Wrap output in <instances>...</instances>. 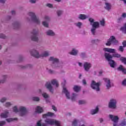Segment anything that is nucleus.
Instances as JSON below:
<instances>
[{"label":"nucleus","instance_id":"nucleus-23","mask_svg":"<svg viewBox=\"0 0 126 126\" xmlns=\"http://www.w3.org/2000/svg\"><path fill=\"white\" fill-rule=\"evenodd\" d=\"M103 51L104 52H108V53H111L112 54L116 53V49L112 48H104Z\"/></svg>","mask_w":126,"mask_h":126},{"label":"nucleus","instance_id":"nucleus-51","mask_svg":"<svg viewBox=\"0 0 126 126\" xmlns=\"http://www.w3.org/2000/svg\"><path fill=\"white\" fill-rule=\"evenodd\" d=\"M32 99L33 101H40V98L38 97H34L32 98Z\"/></svg>","mask_w":126,"mask_h":126},{"label":"nucleus","instance_id":"nucleus-53","mask_svg":"<svg viewBox=\"0 0 126 126\" xmlns=\"http://www.w3.org/2000/svg\"><path fill=\"white\" fill-rule=\"evenodd\" d=\"M100 23L101 26H105V21H104V20L100 21Z\"/></svg>","mask_w":126,"mask_h":126},{"label":"nucleus","instance_id":"nucleus-63","mask_svg":"<svg viewBox=\"0 0 126 126\" xmlns=\"http://www.w3.org/2000/svg\"><path fill=\"white\" fill-rule=\"evenodd\" d=\"M37 93H38V94H42V90L39 89L38 90H37Z\"/></svg>","mask_w":126,"mask_h":126},{"label":"nucleus","instance_id":"nucleus-7","mask_svg":"<svg viewBox=\"0 0 126 126\" xmlns=\"http://www.w3.org/2000/svg\"><path fill=\"white\" fill-rule=\"evenodd\" d=\"M45 122L46 125H48V126H53L55 125L57 126H62L61 122L54 119H47L45 120Z\"/></svg>","mask_w":126,"mask_h":126},{"label":"nucleus","instance_id":"nucleus-46","mask_svg":"<svg viewBox=\"0 0 126 126\" xmlns=\"http://www.w3.org/2000/svg\"><path fill=\"white\" fill-rule=\"evenodd\" d=\"M7 99V98H6V97H2L1 99H0V102H1V103H3L5 102Z\"/></svg>","mask_w":126,"mask_h":126},{"label":"nucleus","instance_id":"nucleus-2","mask_svg":"<svg viewBox=\"0 0 126 126\" xmlns=\"http://www.w3.org/2000/svg\"><path fill=\"white\" fill-rule=\"evenodd\" d=\"M52 85H55L56 87H59V82L57 79H55L52 80L51 82H47L45 84V87L51 92V93H54V88Z\"/></svg>","mask_w":126,"mask_h":126},{"label":"nucleus","instance_id":"nucleus-11","mask_svg":"<svg viewBox=\"0 0 126 126\" xmlns=\"http://www.w3.org/2000/svg\"><path fill=\"white\" fill-rule=\"evenodd\" d=\"M19 112L20 113V116L24 117L26 114H27V109L24 106H20L19 107Z\"/></svg>","mask_w":126,"mask_h":126},{"label":"nucleus","instance_id":"nucleus-49","mask_svg":"<svg viewBox=\"0 0 126 126\" xmlns=\"http://www.w3.org/2000/svg\"><path fill=\"white\" fill-rule=\"evenodd\" d=\"M123 20H124V19H123V18L121 17L117 19V22L118 23H121Z\"/></svg>","mask_w":126,"mask_h":126},{"label":"nucleus","instance_id":"nucleus-19","mask_svg":"<svg viewBox=\"0 0 126 126\" xmlns=\"http://www.w3.org/2000/svg\"><path fill=\"white\" fill-rule=\"evenodd\" d=\"M44 112V109H43V107H41V106H37L35 108V113H37V114H41Z\"/></svg>","mask_w":126,"mask_h":126},{"label":"nucleus","instance_id":"nucleus-8","mask_svg":"<svg viewBox=\"0 0 126 126\" xmlns=\"http://www.w3.org/2000/svg\"><path fill=\"white\" fill-rule=\"evenodd\" d=\"M119 43V41L116 39L115 36H111L107 40V42L106 43V46H111V45H117Z\"/></svg>","mask_w":126,"mask_h":126},{"label":"nucleus","instance_id":"nucleus-64","mask_svg":"<svg viewBox=\"0 0 126 126\" xmlns=\"http://www.w3.org/2000/svg\"><path fill=\"white\" fill-rule=\"evenodd\" d=\"M11 17L10 16H7L6 17V20H10Z\"/></svg>","mask_w":126,"mask_h":126},{"label":"nucleus","instance_id":"nucleus-26","mask_svg":"<svg viewBox=\"0 0 126 126\" xmlns=\"http://www.w3.org/2000/svg\"><path fill=\"white\" fill-rule=\"evenodd\" d=\"M78 18L79 19H80L81 20H84L86 19V18H87V16H86V15H85V14H81L78 15Z\"/></svg>","mask_w":126,"mask_h":126},{"label":"nucleus","instance_id":"nucleus-39","mask_svg":"<svg viewBox=\"0 0 126 126\" xmlns=\"http://www.w3.org/2000/svg\"><path fill=\"white\" fill-rule=\"evenodd\" d=\"M100 42V40L96 39H92V44H97Z\"/></svg>","mask_w":126,"mask_h":126},{"label":"nucleus","instance_id":"nucleus-9","mask_svg":"<svg viewBox=\"0 0 126 126\" xmlns=\"http://www.w3.org/2000/svg\"><path fill=\"white\" fill-rule=\"evenodd\" d=\"M100 85H101L100 82L96 83L94 81H92L91 87L92 89L96 91V92H99L100 91Z\"/></svg>","mask_w":126,"mask_h":126},{"label":"nucleus","instance_id":"nucleus-47","mask_svg":"<svg viewBox=\"0 0 126 126\" xmlns=\"http://www.w3.org/2000/svg\"><path fill=\"white\" fill-rule=\"evenodd\" d=\"M85 103H86V101L85 100H79V105H83V104H85Z\"/></svg>","mask_w":126,"mask_h":126},{"label":"nucleus","instance_id":"nucleus-6","mask_svg":"<svg viewBox=\"0 0 126 126\" xmlns=\"http://www.w3.org/2000/svg\"><path fill=\"white\" fill-rule=\"evenodd\" d=\"M32 35L31 36V39L32 41L34 42H38L39 41V38L38 37V34H39V29H34L31 32Z\"/></svg>","mask_w":126,"mask_h":126},{"label":"nucleus","instance_id":"nucleus-43","mask_svg":"<svg viewBox=\"0 0 126 126\" xmlns=\"http://www.w3.org/2000/svg\"><path fill=\"white\" fill-rule=\"evenodd\" d=\"M120 61H121V62H122V63H124V64L126 65V58H124V57L121 58Z\"/></svg>","mask_w":126,"mask_h":126},{"label":"nucleus","instance_id":"nucleus-30","mask_svg":"<svg viewBox=\"0 0 126 126\" xmlns=\"http://www.w3.org/2000/svg\"><path fill=\"white\" fill-rule=\"evenodd\" d=\"M74 25L76 26V27H78L79 29L81 28V27L83 25L82 22H77V23H74Z\"/></svg>","mask_w":126,"mask_h":126},{"label":"nucleus","instance_id":"nucleus-10","mask_svg":"<svg viewBox=\"0 0 126 126\" xmlns=\"http://www.w3.org/2000/svg\"><path fill=\"white\" fill-rule=\"evenodd\" d=\"M117 99L112 98L110 100L109 102L108 107L110 109H116L117 108Z\"/></svg>","mask_w":126,"mask_h":126},{"label":"nucleus","instance_id":"nucleus-44","mask_svg":"<svg viewBox=\"0 0 126 126\" xmlns=\"http://www.w3.org/2000/svg\"><path fill=\"white\" fill-rule=\"evenodd\" d=\"M112 58L113 57H114V58H119L121 57V55L119 54H113L112 56Z\"/></svg>","mask_w":126,"mask_h":126},{"label":"nucleus","instance_id":"nucleus-13","mask_svg":"<svg viewBox=\"0 0 126 126\" xmlns=\"http://www.w3.org/2000/svg\"><path fill=\"white\" fill-rule=\"evenodd\" d=\"M104 82H105V85L106 87V89H110V88H111L114 86V85L113 84L111 83V80L109 79L104 78Z\"/></svg>","mask_w":126,"mask_h":126},{"label":"nucleus","instance_id":"nucleus-32","mask_svg":"<svg viewBox=\"0 0 126 126\" xmlns=\"http://www.w3.org/2000/svg\"><path fill=\"white\" fill-rule=\"evenodd\" d=\"M41 122H42V120L38 121L36 124V126H46L45 123L42 124Z\"/></svg>","mask_w":126,"mask_h":126},{"label":"nucleus","instance_id":"nucleus-52","mask_svg":"<svg viewBox=\"0 0 126 126\" xmlns=\"http://www.w3.org/2000/svg\"><path fill=\"white\" fill-rule=\"evenodd\" d=\"M39 0H30L29 1L31 3H36Z\"/></svg>","mask_w":126,"mask_h":126},{"label":"nucleus","instance_id":"nucleus-36","mask_svg":"<svg viewBox=\"0 0 126 126\" xmlns=\"http://www.w3.org/2000/svg\"><path fill=\"white\" fill-rule=\"evenodd\" d=\"M76 97H77V94H73L72 96L71 97L72 101H75Z\"/></svg>","mask_w":126,"mask_h":126},{"label":"nucleus","instance_id":"nucleus-62","mask_svg":"<svg viewBox=\"0 0 126 126\" xmlns=\"http://www.w3.org/2000/svg\"><path fill=\"white\" fill-rule=\"evenodd\" d=\"M5 0H0V3H2V4H4L5 3Z\"/></svg>","mask_w":126,"mask_h":126},{"label":"nucleus","instance_id":"nucleus-16","mask_svg":"<svg viewBox=\"0 0 126 126\" xmlns=\"http://www.w3.org/2000/svg\"><path fill=\"white\" fill-rule=\"evenodd\" d=\"M63 93L65 94L67 99H70V96L69 95V92L67 91V89L64 87H63Z\"/></svg>","mask_w":126,"mask_h":126},{"label":"nucleus","instance_id":"nucleus-38","mask_svg":"<svg viewBox=\"0 0 126 126\" xmlns=\"http://www.w3.org/2000/svg\"><path fill=\"white\" fill-rule=\"evenodd\" d=\"M13 111L15 112V113H18V112H19V108H17V106H15L13 107Z\"/></svg>","mask_w":126,"mask_h":126},{"label":"nucleus","instance_id":"nucleus-37","mask_svg":"<svg viewBox=\"0 0 126 126\" xmlns=\"http://www.w3.org/2000/svg\"><path fill=\"white\" fill-rule=\"evenodd\" d=\"M42 25L44 26V27L48 28L49 27V23L48 22L44 21L42 22Z\"/></svg>","mask_w":126,"mask_h":126},{"label":"nucleus","instance_id":"nucleus-42","mask_svg":"<svg viewBox=\"0 0 126 126\" xmlns=\"http://www.w3.org/2000/svg\"><path fill=\"white\" fill-rule=\"evenodd\" d=\"M120 126H126V119H124L123 121L121 122V123L120 124Z\"/></svg>","mask_w":126,"mask_h":126},{"label":"nucleus","instance_id":"nucleus-41","mask_svg":"<svg viewBox=\"0 0 126 126\" xmlns=\"http://www.w3.org/2000/svg\"><path fill=\"white\" fill-rule=\"evenodd\" d=\"M42 95L43 97L45 98V99H48V98H49V94L46 93H43Z\"/></svg>","mask_w":126,"mask_h":126},{"label":"nucleus","instance_id":"nucleus-20","mask_svg":"<svg viewBox=\"0 0 126 126\" xmlns=\"http://www.w3.org/2000/svg\"><path fill=\"white\" fill-rule=\"evenodd\" d=\"M104 8H105L106 10H108V11H109V10H111V9H112V4H111V3L106 2Z\"/></svg>","mask_w":126,"mask_h":126},{"label":"nucleus","instance_id":"nucleus-5","mask_svg":"<svg viewBox=\"0 0 126 126\" xmlns=\"http://www.w3.org/2000/svg\"><path fill=\"white\" fill-rule=\"evenodd\" d=\"M28 15L30 16L32 21L35 23V24H37V25H40V24H41V21H40V19L36 16V14L34 12H29Z\"/></svg>","mask_w":126,"mask_h":126},{"label":"nucleus","instance_id":"nucleus-4","mask_svg":"<svg viewBox=\"0 0 126 126\" xmlns=\"http://www.w3.org/2000/svg\"><path fill=\"white\" fill-rule=\"evenodd\" d=\"M104 56L106 60L109 62V64L111 67L115 68L116 65H117V63H116L114 60H112L113 59V56H112L109 53H105Z\"/></svg>","mask_w":126,"mask_h":126},{"label":"nucleus","instance_id":"nucleus-15","mask_svg":"<svg viewBox=\"0 0 126 126\" xmlns=\"http://www.w3.org/2000/svg\"><path fill=\"white\" fill-rule=\"evenodd\" d=\"M92 66V64H91V63L85 62L84 63V68L85 70H86V71H89V69L91 68Z\"/></svg>","mask_w":126,"mask_h":126},{"label":"nucleus","instance_id":"nucleus-28","mask_svg":"<svg viewBox=\"0 0 126 126\" xmlns=\"http://www.w3.org/2000/svg\"><path fill=\"white\" fill-rule=\"evenodd\" d=\"M97 112H99V108H98V106H97L95 109H92L91 111V115H95V114H97Z\"/></svg>","mask_w":126,"mask_h":126},{"label":"nucleus","instance_id":"nucleus-59","mask_svg":"<svg viewBox=\"0 0 126 126\" xmlns=\"http://www.w3.org/2000/svg\"><path fill=\"white\" fill-rule=\"evenodd\" d=\"M5 125V122L4 121L0 122V126H3Z\"/></svg>","mask_w":126,"mask_h":126},{"label":"nucleus","instance_id":"nucleus-55","mask_svg":"<svg viewBox=\"0 0 126 126\" xmlns=\"http://www.w3.org/2000/svg\"><path fill=\"white\" fill-rule=\"evenodd\" d=\"M0 38H1V39H5V35L2 33H0Z\"/></svg>","mask_w":126,"mask_h":126},{"label":"nucleus","instance_id":"nucleus-54","mask_svg":"<svg viewBox=\"0 0 126 126\" xmlns=\"http://www.w3.org/2000/svg\"><path fill=\"white\" fill-rule=\"evenodd\" d=\"M44 19L46 21H50V17L48 16H45L44 17Z\"/></svg>","mask_w":126,"mask_h":126},{"label":"nucleus","instance_id":"nucleus-45","mask_svg":"<svg viewBox=\"0 0 126 126\" xmlns=\"http://www.w3.org/2000/svg\"><path fill=\"white\" fill-rule=\"evenodd\" d=\"M46 6H47V7H49V8H53V7H54V5L51 3H47Z\"/></svg>","mask_w":126,"mask_h":126},{"label":"nucleus","instance_id":"nucleus-18","mask_svg":"<svg viewBox=\"0 0 126 126\" xmlns=\"http://www.w3.org/2000/svg\"><path fill=\"white\" fill-rule=\"evenodd\" d=\"M79 51L76 48H72L71 51L69 52L70 55L72 56H77L78 55Z\"/></svg>","mask_w":126,"mask_h":126},{"label":"nucleus","instance_id":"nucleus-24","mask_svg":"<svg viewBox=\"0 0 126 126\" xmlns=\"http://www.w3.org/2000/svg\"><path fill=\"white\" fill-rule=\"evenodd\" d=\"M7 79V76L6 75H2L1 76L0 83H4L5 81H6Z\"/></svg>","mask_w":126,"mask_h":126},{"label":"nucleus","instance_id":"nucleus-48","mask_svg":"<svg viewBox=\"0 0 126 126\" xmlns=\"http://www.w3.org/2000/svg\"><path fill=\"white\" fill-rule=\"evenodd\" d=\"M32 67V65L29 64L27 65L23 66V68H29Z\"/></svg>","mask_w":126,"mask_h":126},{"label":"nucleus","instance_id":"nucleus-33","mask_svg":"<svg viewBox=\"0 0 126 126\" xmlns=\"http://www.w3.org/2000/svg\"><path fill=\"white\" fill-rule=\"evenodd\" d=\"M78 124V120L74 119L72 122V126H77V124Z\"/></svg>","mask_w":126,"mask_h":126},{"label":"nucleus","instance_id":"nucleus-60","mask_svg":"<svg viewBox=\"0 0 126 126\" xmlns=\"http://www.w3.org/2000/svg\"><path fill=\"white\" fill-rule=\"evenodd\" d=\"M121 17L122 18H126V13H123L121 15Z\"/></svg>","mask_w":126,"mask_h":126},{"label":"nucleus","instance_id":"nucleus-17","mask_svg":"<svg viewBox=\"0 0 126 126\" xmlns=\"http://www.w3.org/2000/svg\"><path fill=\"white\" fill-rule=\"evenodd\" d=\"M49 56H50V52L48 51H45L40 54V58H47V57H49Z\"/></svg>","mask_w":126,"mask_h":126},{"label":"nucleus","instance_id":"nucleus-29","mask_svg":"<svg viewBox=\"0 0 126 126\" xmlns=\"http://www.w3.org/2000/svg\"><path fill=\"white\" fill-rule=\"evenodd\" d=\"M19 25H20V23L19 22H15L13 24V26L14 29H17L19 27Z\"/></svg>","mask_w":126,"mask_h":126},{"label":"nucleus","instance_id":"nucleus-1","mask_svg":"<svg viewBox=\"0 0 126 126\" xmlns=\"http://www.w3.org/2000/svg\"><path fill=\"white\" fill-rule=\"evenodd\" d=\"M48 61L50 63H52V67L53 68L59 69L62 68V63L60 62L59 58L51 56L49 58Z\"/></svg>","mask_w":126,"mask_h":126},{"label":"nucleus","instance_id":"nucleus-35","mask_svg":"<svg viewBox=\"0 0 126 126\" xmlns=\"http://www.w3.org/2000/svg\"><path fill=\"white\" fill-rule=\"evenodd\" d=\"M6 121L8 122V123H10L11 122H13V121H17V118H9V119H6Z\"/></svg>","mask_w":126,"mask_h":126},{"label":"nucleus","instance_id":"nucleus-12","mask_svg":"<svg viewBox=\"0 0 126 126\" xmlns=\"http://www.w3.org/2000/svg\"><path fill=\"white\" fill-rule=\"evenodd\" d=\"M109 118L113 122V126H117L118 122H119V117L118 116L109 115Z\"/></svg>","mask_w":126,"mask_h":126},{"label":"nucleus","instance_id":"nucleus-56","mask_svg":"<svg viewBox=\"0 0 126 126\" xmlns=\"http://www.w3.org/2000/svg\"><path fill=\"white\" fill-rule=\"evenodd\" d=\"M122 85L123 86H126V79H124L122 82Z\"/></svg>","mask_w":126,"mask_h":126},{"label":"nucleus","instance_id":"nucleus-50","mask_svg":"<svg viewBox=\"0 0 126 126\" xmlns=\"http://www.w3.org/2000/svg\"><path fill=\"white\" fill-rule=\"evenodd\" d=\"M80 56L81 58H85L86 57V54L85 53H82L80 54Z\"/></svg>","mask_w":126,"mask_h":126},{"label":"nucleus","instance_id":"nucleus-25","mask_svg":"<svg viewBox=\"0 0 126 126\" xmlns=\"http://www.w3.org/2000/svg\"><path fill=\"white\" fill-rule=\"evenodd\" d=\"M46 34L47 35V36H55V32L52 30L47 31L46 32Z\"/></svg>","mask_w":126,"mask_h":126},{"label":"nucleus","instance_id":"nucleus-57","mask_svg":"<svg viewBox=\"0 0 126 126\" xmlns=\"http://www.w3.org/2000/svg\"><path fill=\"white\" fill-rule=\"evenodd\" d=\"M52 110L55 111V112H57V111H58V110L57 109V107H56L55 105H52Z\"/></svg>","mask_w":126,"mask_h":126},{"label":"nucleus","instance_id":"nucleus-14","mask_svg":"<svg viewBox=\"0 0 126 126\" xmlns=\"http://www.w3.org/2000/svg\"><path fill=\"white\" fill-rule=\"evenodd\" d=\"M31 54L32 57H34V58H36L37 59H39V58H41V54L39 53V51H37L36 49H33L31 52Z\"/></svg>","mask_w":126,"mask_h":126},{"label":"nucleus","instance_id":"nucleus-22","mask_svg":"<svg viewBox=\"0 0 126 126\" xmlns=\"http://www.w3.org/2000/svg\"><path fill=\"white\" fill-rule=\"evenodd\" d=\"M48 117H55V113L53 112H48L45 114H43L42 116L43 118H47Z\"/></svg>","mask_w":126,"mask_h":126},{"label":"nucleus","instance_id":"nucleus-40","mask_svg":"<svg viewBox=\"0 0 126 126\" xmlns=\"http://www.w3.org/2000/svg\"><path fill=\"white\" fill-rule=\"evenodd\" d=\"M11 105H12V104L11 102H7L4 104V106L6 108H8L9 107H10Z\"/></svg>","mask_w":126,"mask_h":126},{"label":"nucleus","instance_id":"nucleus-27","mask_svg":"<svg viewBox=\"0 0 126 126\" xmlns=\"http://www.w3.org/2000/svg\"><path fill=\"white\" fill-rule=\"evenodd\" d=\"M1 118H7L8 117V111L6 110L4 113H2L0 115Z\"/></svg>","mask_w":126,"mask_h":126},{"label":"nucleus","instance_id":"nucleus-21","mask_svg":"<svg viewBox=\"0 0 126 126\" xmlns=\"http://www.w3.org/2000/svg\"><path fill=\"white\" fill-rule=\"evenodd\" d=\"M118 70L119 71H122L124 74H126V69L124 67V66L120 65L119 67L117 68Z\"/></svg>","mask_w":126,"mask_h":126},{"label":"nucleus","instance_id":"nucleus-3","mask_svg":"<svg viewBox=\"0 0 126 126\" xmlns=\"http://www.w3.org/2000/svg\"><path fill=\"white\" fill-rule=\"evenodd\" d=\"M89 21L90 22V25L92 26V28L91 30V33L93 35H96V29L99 28L100 24L98 22H94V19L90 18Z\"/></svg>","mask_w":126,"mask_h":126},{"label":"nucleus","instance_id":"nucleus-31","mask_svg":"<svg viewBox=\"0 0 126 126\" xmlns=\"http://www.w3.org/2000/svg\"><path fill=\"white\" fill-rule=\"evenodd\" d=\"M56 13L58 17L62 16V15H63V11L62 10H58Z\"/></svg>","mask_w":126,"mask_h":126},{"label":"nucleus","instance_id":"nucleus-58","mask_svg":"<svg viewBox=\"0 0 126 126\" xmlns=\"http://www.w3.org/2000/svg\"><path fill=\"white\" fill-rule=\"evenodd\" d=\"M119 51H120V52H124V46H120L119 47Z\"/></svg>","mask_w":126,"mask_h":126},{"label":"nucleus","instance_id":"nucleus-61","mask_svg":"<svg viewBox=\"0 0 126 126\" xmlns=\"http://www.w3.org/2000/svg\"><path fill=\"white\" fill-rule=\"evenodd\" d=\"M122 45H123L124 48H126V40H124V41L123 42Z\"/></svg>","mask_w":126,"mask_h":126},{"label":"nucleus","instance_id":"nucleus-34","mask_svg":"<svg viewBox=\"0 0 126 126\" xmlns=\"http://www.w3.org/2000/svg\"><path fill=\"white\" fill-rule=\"evenodd\" d=\"M73 90L75 91V92H78L79 90H80V87H79L78 86H75L73 88Z\"/></svg>","mask_w":126,"mask_h":126}]
</instances>
